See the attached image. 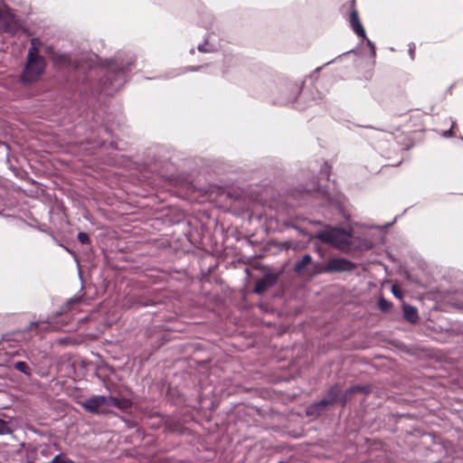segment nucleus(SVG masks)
Wrapping results in <instances>:
<instances>
[{
    "instance_id": "17",
    "label": "nucleus",
    "mask_w": 463,
    "mask_h": 463,
    "mask_svg": "<svg viewBox=\"0 0 463 463\" xmlns=\"http://www.w3.org/2000/svg\"><path fill=\"white\" fill-rule=\"evenodd\" d=\"M379 306H380V308L383 310V311H386L390 308L391 307V303L388 302L387 300L385 299H381L379 301Z\"/></svg>"
},
{
    "instance_id": "20",
    "label": "nucleus",
    "mask_w": 463,
    "mask_h": 463,
    "mask_svg": "<svg viewBox=\"0 0 463 463\" xmlns=\"http://www.w3.org/2000/svg\"><path fill=\"white\" fill-rule=\"evenodd\" d=\"M455 127V122H452L451 128L443 132L444 137H451L453 136V128Z\"/></svg>"
},
{
    "instance_id": "19",
    "label": "nucleus",
    "mask_w": 463,
    "mask_h": 463,
    "mask_svg": "<svg viewBox=\"0 0 463 463\" xmlns=\"http://www.w3.org/2000/svg\"><path fill=\"white\" fill-rule=\"evenodd\" d=\"M415 48H416V47H415V44H414V43H411L409 44V50H408V52H409V55H410V57H411V60H414Z\"/></svg>"
},
{
    "instance_id": "7",
    "label": "nucleus",
    "mask_w": 463,
    "mask_h": 463,
    "mask_svg": "<svg viewBox=\"0 0 463 463\" xmlns=\"http://www.w3.org/2000/svg\"><path fill=\"white\" fill-rule=\"evenodd\" d=\"M403 316L411 323H415L419 318L417 309L410 305H403Z\"/></svg>"
},
{
    "instance_id": "5",
    "label": "nucleus",
    "mask_w": 463,
    "mask_h": 463,
    "mask_svg": "<svg viewBox=\"0 0 463 463\" xmlns=\"http://www.w3.org/2000/svg\"><path fill=\"white\" fill-rule=\"evenodd\" d=\"M355 268V265L343 258L331 259L325 266L323 270L325 272H346L352 271Z\"/></svg>"
},
{
    "instance_id": "6",
    "label": "nucleus",
    "mask_w": 463,
    "mask_h": 463,
    "mask_svg": "<svg viewBox=\"0 0 463 463\" xmlns=\"http://www.w3.org/2000/svg\"><path fill=\"white\" fill-rule=\"evenodd\" d=\"M349 24L353 30V32L362 39L366 38V33L364 28V25L360 20L357 10L354 7H352L349 17H348Z\"/></svg>"
},
{
    "instance_id": "23",
    "label": "nucleus",
    "mask_w": 463,
    "mask_h": 463,
    "mask_svg": "<svg viewBox=\"0 0 463 463\" xmlns=\"http://www.w3.org/2000/svg\"><path fill=\"white\" fill-rule=\"evenodd\" d=\"M3 14H4L3 12L0 11V20L3 18Z\"/></svg>"
},
{
    "instance_id": "4",
    "label": "nucleus",
    "mask_w": 463,
    "mask_h": 463,
    "mask_svg": "<svg viewBox=\"0 0 463 463\" xmlns=\"http://www.w3.org/2000/svg\"><path fill=\"white\" fill-rule=\"evenodd\" d=\"M317 238L337 249H344L350 244L351 235L343 229L330 228L320 232Z\"/></svg>"
},
{
    "instance_id": "24",
    "label": "nucleus",
    "mask_w": 463,
    "mask_h": 463,
    "mask_svg": "<svg viewBox=\"0 0 463 463\" xmlns=\"http://www.w3.org/2000/svg\"><path fill=\"white\" fill-rule=\"evenodd\" d=\"M62 59H63L64 61H66V60H67V56H66V55H63V56H62Z\"/></svg>"
},
{
    "instance_id": "14",
    "label": "nucleus",
    "mask_w": 463,
    "mask_h": 463,
    "mask_svg": "<svg viewBox=\"0 0 463 463\" xmlns=\"http://www.w3.org/2000/svg\"><path fill=\"white\" fill-rule=\"evenodd\" d=\"M78 239L83 244H87V243L90 242L89 235L87 233H85V232H80L78 234Z\"/></svg>"
},
{
    "instance_id": "13",
    "label": "nucleus",
    "mask_w": 463,
    "mask_h": 463,
    "mask_svg": "<svg viewBox=\"0 0 463 463\" xmlns=\"http://www.w3.org/2000/svg\"><path fill=\"white\" fill-rule=\"evenodd\" d=\"M328 403L327 401L322 400L319 403L314 405L313 407L308 408L307 413H313L317 408L324 407Z\"/></svg>"
},
{
    "instance_id": "12",
    "label": "nucleus",
    "mask_w": 463,
    "mask_h": 463,
    "mask_svg": "<svg viewBox=\"0 0 463 463\" xmlns=\"http://www.w3.org/2000/svg\"><path fill=\"white\" fill-rule=\"evenodd\" d=\"M268 287V283L266 282V279H262L260 281H259L257 284H256V287H255V291L257 293H260L262 292L266 288Z\"/></svg>"
},
{
    "instance_id": "8",
    "label": "nucleus",
    "mask_w": 463,
    "mask_h": 463,
    "mask_svg": "<svg viewBox=\"0 0 463 463\" xmlns=\"http://www.w3.org/2000/svg\"><path fill=\"white\" fill-rule=\"evenodd\" d=\"M310 261L311 257L308 254L303 256V258L295 264L296 271L300 272Z\"/></svg>"
},
{
    "instance_id": "10",
    "label": "nucleus",
    "mask_w": 463,
    "mask_h": 463,
    "mask_svg": "<svg viewBox=\"0 0 463 463\" xmlns=\"http://www.w3.org/2000/svg\"><path fill=\"white\" fill-rule=\"evenodd\" d=\"M198 51L201 52H212L214 51V47L206 42L204 44L198 45Z\"/></svg>"
},
{
    "instance_id": "16",
    "label": "nucleus",
    "mask_w": 463,
    "mask_h": 463,
    "mask_svg": "<svg viewBox=\"0 0 463 463\" xmlns=\"http://www.w3.org/2000/svg\"><path fill=\"white\" fill-rule=\"evenodd\" d=\"M392 294H393L396 298H400V299L402 298V290H401V288H400L398 286L393 285V286L392 287Z\"/></svg>"
},
{
    "instance_id": "1",
    "label": "nucleus",
    "mask_w": 463,
    "mask_h": 463,
    "mask_svg": "<svg viewBox=\"0 0 463 463\" xmlns=\"http://www.w3.org/2000/svg\"><path fill=\"white\" fill-rule=\"evenodd\" d=\"M134 63V58L128 56L126 59L118 57L109 64L106 77L102 81V88L106 94H111L118 90L125 83L126 72Z\"/></svg>"
},
{
    "instance_id": "18",
    "label": "nucleus",
    "mask_w": 463,
    "mask_h": 463,
    "mask_svg": "<svg viewBox=\"0 0 463 463\" xmlns=\"http://www.w3.org/2000/svg\"><path fill=\"white\" fill-rule=\"evenodd\" d=\"M366 44L370 48L371 56L374 57L375 56V46H374V43L372 41L367 39L366 40Z\"/></svg>"
},
{
    "instance_id": "21",
    "label": "nucleus",
    "mask_w": 463,
    "mask_h": 463,
    "mask_svg": "<svg viewBox=\"0 0 463 463\" xmlns=\"http://www.w3.org/2000/svg\"><path fill=\"white\" fill-rule=\"evenodd\" d=\"M316 190H317V185H316L315 182H313L310 186L304 188V191L307 192V193H312V192H314Z\"/></svg>"
},
{
    "instance_id": "15",
    "label": "nucleus",
    "mask_w": 463,
    "mask_h": 463,
    "mask_svg": "<svg viewBox=\"0 0 463 463\" xmlns=\"http://www.w3.org/2000/svg\"><path fill=\"white\" fill-rule=\"evenodd\" d=\"M55 458H58L57 463H75L73 460L64 457L62 454L56 455Z\"/></svg>"
},
{
    "instance_id": "3",
    "label": "nucleus",
    "mask_w": 463,
    "mask_h": 463,
    "mask_svg": "<svg viewBox=\"0 0 463 463\" xmlns=\"http://www.w3.org/2000/svg\"><path fill=\"white\" fill-rule=\"evenodd\" d=\"M80 405L88 412L99 414L103 411V409L108 407L126 410L130 407V402L127 399H119L113 396L94 395L80 402Z\"/></svg>"
},
{
    "instance_id": "2",
    "label": "nucleus",
    "mask_w": 463,
    "mask_h": 463,
    "mask_svg": "<svg viewBox=\"0 0 463 463\" xmlns=\"http://www.w3.org/2000/svg\"><path fill=\"white\" fill-rule=\"evenodd\" d=\"M32 46L28 51L27 62L22 74V80L24 82H33L36 80L44 71L45 61L38 54L39 41L33 38L31 41Z\"/></svg>"
},
{
    "instance_id": "11",
    "label": "nucleus",
    "mask_w": 463,
    "mask_h": 463,
    "mask_svg": "<svg viewBox=\"0 0 463 463\" xmlns=\"http://www.w3.org/2000/svg\"><path fill=\"white\" fill-rule=\"evenodd\" d=\"M11 432V430L8 426V424L0 419V434L1 435H4V434H8Z\"/></svg>"
},
{
    "instance_id": "22",
    "label": "nucleus",
    "mask_w": 463,
    "mask_h": 463,
    "mask_svg": "<svg viewBox=\"0 0 463 463\" xmlns=\"http://www.w3.org/2000/svg\"><path fill=\"white\" fill-rule=\"evenodd\" d=\"M57 460H58V458H53L51 461L47 462V463H57Z\"/></svg>"
},
{
    "instance_id": "9",
    "label": "nucleus",
    "mask_w": 463,
    "mask_h": 463,
    "mask_svg": "<svg viewBox=\"0 0 463 463\" xmlns=\"http://www.w3.org/2000/svg\"><path fill=\"white\" fill-rule=\"evenodd\" d=\"M14 368L25 374H30V368L26 363L19 361L14 364Z\"/></svg>"
}]
</instances>
